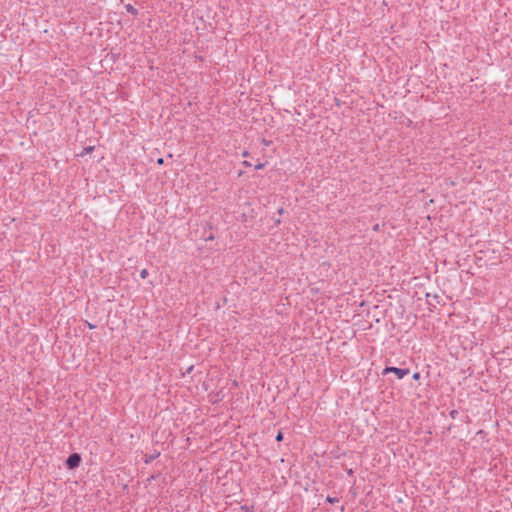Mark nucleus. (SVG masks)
Returning <instances> with one entry per match:
<instances>
[{
    "mask_svg": "<svg viewBox=\"0 0 512 512\" xmlns=\"http://www.w3.org/2000/svg\"><path fill=\"white\" fill-rule=\"evenodd\" d=\"M409 369L405 368H397V367H386L384 368L382 374L383 375H386L388 373H394L398 379H402L403 377H405L406 375L409 374Z\"/></svg>",
    "mask_w": 512,
    "mask_h": 512,
    "instance_id": "1",
    "label": "nucleus"
},
{
    "mask_svg": "<svg viewBox=\"0 0 512 512\" xmlns=\"http://www.w3.org/2000/svg\"><path fill=\"white\" fill-rule=\"evenodd\" d=\"M81 461H82V458H81L80 454L73 453L67 458L66 466L68 469L72 470V469L77 468L80 465Z\"/></svg>",
    "mask_w": 512,
    "mask_h": 512,
    "instance_id": "2",
    "label": "nucleus"
},
{
    "mask_svg": "<svg viewBox=\"0 0 512 512\" xmlns=\"http://www.w3.org/2000/svg\"><path fill=\"white\" fill-rule=\"evenodd\" d=\"M125 9L131 15H134V16L138 15V10L131 4H126Z\"/></svg>",
    "mask_w": 512,
    "mask_h": 512,
    "instance_id": "3",
    "label": "nucleus"
},
{
    "mask_svg": "<svg viewBox=\"0 0 512 512\" xmlns=\"http://www.w3.org/2000/svg\"><path fill=\"white\" fill-rule=\"evenodd\" d=\"M160 456V452L155 450V453L146 458L145 462L149 463Z\"/></svg>",
    "mask_w": 512,
    "mask_h": 512,
    "instance_id": "4",
    "label": "nucleus"
},
{
    "mask_svg": "<svg viewBox=\"0 0 512 512\" xmlns=\"http://www.w3.org/2000/svg\"><path fill=\"white\" fill-rule=\"evenodd\" d=\"M241 510L243 512H255L254 506H252V505H250V506L243 505V506H241Z\"/></svg>",
    "mask_w": 512,
    "mask_h": 512,
    "instance_id": "5",
    "label": "nucleus"
},
{
    "mask_svg": "<svg viewBox=\"0 0 512 512\" xmlns=\"http://www.w3.org/2000/svg\"><path fill=\"white\" fill-rule=\"evenodd\" d=\"M326 501L330 504H335V503H338L339 502V498L338 497H331V496H327L326 497Z\"/></svg>",
    "mask_w": 512,
    "mask_h": 512,
    "instance_id": "6",
    "label": "nucleus"
},
{
    "mask_svg": "<svg viewBox=\"0 0 512 512\" xmlns=\"http://www.w3.org/2000/svg\"><path fill=\"white\" fill-rule=\"evenodd\" d=\"M147 276H148V271H147V269H142V270L140 271V277H141L142 279H145Z\"/></svg>",
    "mask_w": 512,
    "mask_h": 512,
    "instance_id": "7",
    "label": "nucleus"
},
{
    "mask_svg": "<svg viewBox=\"0 0 512 512\" xmlns=\"http://www.w3.org/2000/svg\"><path fill=\"white\" fill-rule=\"evenodd\" d=\"M457 415H458V411H457V410H452V411L450 412V416H451V418H453V419H455Z\"/></svg>",
    "mask_w": 512,
    "mask_h": 512,
    "instance_id": "8",
    "label": "nucleus"
},
{
    "mask_svg": "<svg viewBox=\"0 0 512 512\" xmlns=\"http://www.w3.org/2000/svg\"><path fill=\"white\" fill-rule=\"evenodd\" d=\"M283 439V434L281 431L278 432L277 436H276V440L277 441H281Z\"/></svg>",
    "mask_w": 512,
    "mask_h": 512,
    "instance_id": "9",
    "label": "nucleus"
},
{
    "mask_svg": "<svg viewBox=\"0 0 512 512\" xmlns=\"http://www.w3.org/2000/svg\"><path fill=\"white\" fill-rule=\"evenodd\" d=\"M93 150H94V147H93V146H89V147H86V148L84 149V152H85V153H90V152H91V151H93Z\"/></svg>",
    "mask_w": 512,
    "mask_h": 512,
    "instance_id": "10",
    "label": "nucleus"
},
{
    "mask_svg": "<svg viewBox=\"0 0 512 512\" xmlns=\"http://www.w3.org/2000/svg\"><path fill=\"white\" fill-rule=\"evenodd\" d=\"M265 164L264 163H258L256 166H255V169L256 170H260L262 168H264Z\"/></svg>",
    "mask_w": 512,
    "mask_h": 512,
    "instance_id": "11",
    "label": "nucleus"
},
{
    "mask_svg": "<svg viewBox=\"0 0 512 512\" xmlns=\"http://www.w3.org/2000/svg\"><path fill=\"white\" fill-rule=\"evenodd\" d=\"M420 378V373L419 372H416L413 374V379L414 380H418Z\"/></svg>",
    "mask_w": 512,
    "mask_h": 512,
    "instance_id": "12",
    "label": "nucleus"
},
{
    "mask_svg": "<svg viewBox=\"0 0 512 512\" xmlns=\"http://www.w3.org/2000/svg\"><path fill=\"white\" fill-rule=\"evenodd\" d=\"M86 323H87V326L89 327V329H94V328H96V325L91 324V323H89V322H86Z\"/></svg>",
    "mask_w": 512,
    "mask_h": 512,
    "instance_id": "13",
    "label": "nucleus"
},
{
    "mask_svg": "<svg viewBox=\"0 0 512 512\" xmlns=\"http://www.w3.org/2000/svg\"><path fill=\"white\" fill-rule=\"evenodd\" d=\"M243 165H244V166H246V167H250V166H251V163H250V162H248V161H244V162H243Z\"/></svg>",
    "mask_w": 512,
    "mask_h": 512,
    "instance_id": "14",
    "label": "nucleus"
},
{
    "mask_svg": "<svg viewBox=\"0 0 512 512\" xmlns=\"http://www.w3.org/2000/svg\"><path fill=\"white\" fill-rule=\"evenodd\" d=\"M283 213H284V209H283L282 207H281V208H279V209H278V214H279V215H282Z\"/></svg>",
    "mask_w": 512,
    "mask_h": 512,
    "instance_id": "15",
    "label": "nucleus"
},
{
    "mask_svg": "<svg viewBox=\"0 0 512 512\" xmlns=\"http://www.w3.org/2000/svg\"><path fill=\"white\" fill-rule=\"evenodd\" d=\"M373 230H374V231H378V230H379V225H378V224H376V225L373 227Z\"/></svg>",
    "mask_w": 512,
    "mask_h": 512,
    "instance_id": "16",
    "label": "nucleus"
},
{
    "mask_svg": "<svg viewBox=\"0 0 512 512\" xmlns=\"http://www.w3.org/2000/svg\"><path fill=\"white\" fill-rule=\"evenodd\" d=\"M280 223H281L280 219H276V220H275V224H276V225H279Z\"/></svg>",
    "mask_w": 512,
    "mask_h": 512,
    "instance_id": "17",
    "label": "nucleus"
},
{
    "mask_svg": "<svg viewBox=\"0 0 512 512\" xmlns=\"http://www.w3.org/2000/svg\"><path fill=\"white\" fill-rule=\"evenodd\" d=\"M247 155H248V152H247V151L243 152V156H244V157H246Z\"/></svg>",
    "mask_w": 512,
    "mask_h": 512,
    "instance_id": "18",
    "label": "nucleus"
}]
</instances>
